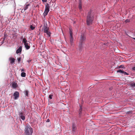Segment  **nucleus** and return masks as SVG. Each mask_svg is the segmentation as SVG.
Returning a JSON list of instances; mask_svg holds the SVG:
<instances>
[{"label":"nucleus","mask_w":135,"mask_h":135,"mask_svg":"<svg viewBox=\"0 0 135 135\" xmlns=\"http://www.w3.org/2000/svg\"><path fill=\"white\" fill-rule=\"evenodd\" d=\"M94 17L91 14V12L90 11L88 13L87 18V24L89 25L92 24L93 20Z\"/></svg>","instance_id":"nucleus-1"},{"label":"nucleus","mask_w":135,"mask_h":135,"mask_svg":"<svg viewBox=\"0 0 135 135\" xmlns=\"http://www.w3.org/2000/svg\"><path fill=\"white\" fill-rule=\"evenodd\" d=\"M24 131L25 135H32V134L33 132V129L29 125H27L25 126Z\"/></svg>","instance_id":"nucleus-2"},{"label":"nucleus","mask_w":135,"mask_h":135,"mask_svg":"<svg viewBox=\"0 0 135 135\" xmlns=\"http://www.w3.org/2000/svg\"><path fill=\"white\" fill-rule=\"evenodd\" d=\"M42 31L45 33H46L48 35V37H49L50 36V33L49 31V28L47 26H44L42 28Z\"/></svg>","instance_id":"nucleus-3"},{"label":"nucleus","mask_w":135,"mask_h":135,"mask_svg":"<svg viewBox=\"0 0 135 135\" xmlns=\"http://www.w3.org/2000/svg\"><path fill=\"white\" fill-rule=\"evenodd\" d=\"M70 30V44L71 45H72L73 43V33L72 32V31L71 28H69Z\"/></svg>","instance_id":"nucleus-4"},{"label":"nucleus","mask_w":135,"mask_h":135,"mask_svg":"<svg viewBox=\"0 0 135 135\" xmlns=\"http://www.w3.org/2000/svg\"><path fill=\"white\" fill-rule=\"evenodd\" d=\"M86 37L84 34H82L80 38V43L84 44L85 41Z\"/></svg>","instance_id":"nucleus-5"},{"label":"nucleus","mask_w":135,"mask_h":135,"mask_svg":"<svg viewBox=\"0 0 135 135\" xmlns=\"http://www.w3.org/2000/svg\"><path fill=\"white\" fill-rule=\"evenodd\" d=\"M13 96L14 97V99H16L19 97V93L18 91H16L13 94Z\"/></svg>","instance_id":"nucleus-6"},{"label":"nucleus","mask_w":135,"mask_h":135,"mask_svg":"<svg viewBox=\"0 0 135 135\" xmlns=\"http://www.w3.org/2000/svg\"><path fill=\"white\" fill-rule=\"evenodd\" d=\"M12 88L13 89H16L18 86V85L16 83L13 82L12 84Z\"/></svg>","instance_id":"nucleus-7"},{"label":"nucleus","mask_w":135,"mask_h":135,"mask_svg":"<svg viewBox=\"0 0 135 135\" xmlns=\"http://www.w3.org/2000/svg\"><path fill=\"white\" fill-rule=\"evenodd\" d=\"M76 130V125L74 123L72 124V131L73 132H75Z\"/></svg>","instance_id":"nucleus-8"},{"label":"nucleus","mask_w":135,"mask_h":135,"mask_svg":"<svg viewBox=\"0 0 135 135\" xmlns=\"http://www.w3.org/2000/svg\"><path fill=\"white\" fill-rule=\"evenodd\" d=\"M30 6V4H25L23 8L25 9V10H26L28 8V7Z\"/></svg>","instance_id":"nucleus-9"},{"label":"nucleus","mask_w":135,"mask_h":135,"mask_svg":"<svg viewBox=\"0 0 135 135\" xmlns=\"http://www.w3.org/2000/svg\"><path fill=\"white\" fill-rule=\"evenodd\" d=\"M83 43H80L79 44V49L80 51H82L83 48Z\"/></svg>","instance_id":"nucleus-10"},{"label":"nucleus","mask_w":135,"mask_h":135,"mask_svg":"<svg viewBox=\"0 0 135 135\" xmlns=\"http://www.w3.org/2000/svg\"><path fill=\"white\" fill-rule=\"evenodd\" d=\"M22 50V47L20 46L19 47V48L16 51V53L17 54H18L19 53L21 52Z\"/></svg>","instance_id":"nucleus-11"},{"label":"nucleus","mask_w":135,"mask_h":135,"mask_svg":"<svg viewBox=\"0 0 135 135\" xmlns=\"http://www.w3.org/2000/svg\"><path fill=\"white\" fill-rule=\"evenodd\" d=\"M82 7L81 0H79V8L80 10H81Z\"/></svg>","instance_id":"nucleus-12"},{"label":"nucleus","mask_w":135,"mask_h":135,"mask_svg":"<svg viewBox=\"0 0 135 135\" xmlns=\"http://www.w3.org/2000/svg\"><path fill=\"white\" fill-rule=\"evenodd\" d=\"M9 60L10 61V63L12 64L15 62V59L13 58L10 57Z\"/></svg>","instance_id":"nucleus-13"},{"label":"nucleus","mask_w":135,"mask_h":135,"mask_svg":"<svg viewBox=\"0 0 135 135\" xmlns=\"http://www.w3.org/2000/svg\"><path fill=\"white\" fill-rule=\"evenodd\" d=\"M50 6L49 4L48 3H47L46 5L45 6V10L49 11Z\"/></svg>","instance_id":"nucleus-14"},{"label":"nucleus","mask_w":135,"mask_h":135,"mask_svg":"<svg viewBox=\"0 0 135 135\" xmlns=\"http://www.w3.org/2000/svg\"><path fill=\"white\" fill-rule=\"evenodd\" d=\"M49 11L45 10V11L43 14L44 16H46L47 15Z\"/></svg>","instance_id":"nucleus-15"},{"label":"nucleus","mask_w":135,"mask_h":135,"mask_svg":"<svg viewBox=\"0 0 135 135\" xmlns=\"http://www.w3.org/2000/svg\"><path fill=\"white\" fill-rule=\"evenodd\" d=\"M27 41L25 38H24L22 40V43H23L24 44H25L27 42Z\"/></svg>","instance_id":"nucleus-16"},{"label":"nucleus","mask_w":135,"mask_h":135,"mask_svg":"<svg viewBox=\"0 0 135 135\" xmlns=\"http://www.w3.org/2000/svg\"><path fill=\"white\" fill-rule=\"evenodd\" d=\"M20 118L23 120H25V117L23 115H20Z\"/></svg>","instance_id":"nucleus-17"},{"label":"nucleus","mask_w":135,"mask_h":135,"mask_svg":"<svg viewBox=\"0 0 135 135\" xmlns=\"http://www.w3.org/2000/svg\"><path fill=\"white\" fill-rule=\"evenodd\" d=\"M24 93L28 97V91L27 90H25L24 91Z\"/></svg>","instance_id":"nucleus-18"},{"label":"nucleus","mask_w":135,"mask_h":135,"mask_svg":"<svg viewBox=\"0 0 135 135\" xmlns=\"http://www.w3.org/2000/svg\"><path fill=\"white\" fill-rule=\"evenodd\" d=\"M130 86L132 87H135V83H132L130 84Z\"/></svg>","instance_id":"nucleus-19"},{"label":"nucleus","mask_w":135,"mask_h":135,"mask_svg":"<svg viewBox=\"0 0 135 135\" xmlns=\"http://www.w3.org/2000/svg\"><path fill=\"white\" fill-rule=\"evenodd\" d=\"M21 76L22 77H25L26 76V74L24 72H22L21 74Z\"/></svg>","instance_id":"nucleus-20"},{"label":"nucleus","mask_w":135,"mask_h":135,"mask_svg":"<svg viewBox=\"0 0 135 135\" xmlns=\"http://www.w3.org/2000/svg\"><path fill=\"white\" fill-rule=\"evenodd\" d=\"M117 72L123 73H124V71L123 70L119 69V70H118L117 71Z\"/></svg>","instance_id":"nucleus-21"},{"label":"nucleus","mask_w":135,"mask_h":135,"mask_svg":"<svg viewBox=\"0 0 135 135\" xmlns=\"http://www.w3.org/2000/svg\"><path fill=\"white\" fill-rule=\"evenodd\" d=\"M25 48L27 49H29L30 48V46H29V45H25Z\"/></svg>","instance_id":"nucleus-22"},{"label":"nucleus","mask_w":135,"mask_h":135,"mask_svg":"<svg viewBox=\"0 0 135 135\" xmlns=\"http://www.w3.org/2000/svg\"><path fill=\"white\" fill-rule=\"evenodd\" d=\"M30 28L32 30H33L35 28V27H34V26H33L32 25H31L30 26Z\"/></svg>","instance_id":"nucleus-23"},{"label":"nucleus","mask_w":135,"mask_h":135,"mask_svg":"<svg viewBox=\"0 0 135 135\" xmlns=\"http://www.w3.org/2000/svg\"><path fill=\"white\" fill-rule=\"evenodd\" d=\"M21 58L20 57L18 58L17 59V60H18V62L19 63L21 61Z\"/></svg>","instance_id":"nucleus-24"},{"label":"nucleus","mask_w":135,"mask_h":135,"mask_svg":"<svg viewBox=\"0 0 135 135\" xmlns=\"http://www.w3.org/2000/svg\"><path fill=\"white\" fill-rule=\"evenodd\" d=\"M23 115V113L22 112H19V116H20V115Z\"/></svg>","instance_id":"nucleus-25"},{"label":"nucleus","mask_w":135,"mask_h":135,"mask_svg":"<svg viewBox=\"0 0 135 135\" xmlns=\"http://www.w3.org/2000/svg\"><path fill=\"white\" fill-rule=\"evenodd\" d=\"M130 21V20L128 19H126L125 21V22L126 23H127L128 22H129Z\"/></svg>","instance_id":"nucleus-26"},{"label":"nucleus","mask_w":135,"mask_h":135,"mask_svg":"<svg viewBox=\"0 0 135 135\" xmlns=\"http://www.w3.org/2000/svg\"><path fill=\"white\" fill-rule=\"evenodd\" d=\"M53 95V94H50V95H49V98L50 99H52V97Z\"/></svg>","instance_id":"nucleus-27"},{"label":"nucleus","mask_w":135,"mask_h":135,"mask_svg":"<svg viewBox=\"0 0 135 135\" xmlns=\"http://www.w3.org/2000/svg\"><path fill=\"white\" fill-rule=\"evenodd\" d=\"M81 111H80L79 110V116L80 117L81 116V113H82Z\"/></svg>","instance_id":"nucleus-28"},{"label":"nucleus","mask_w":135,"mask_h":135,"mask_svg":"<svg viewBox=\"0 0 135 135\" xmlns=\"http://www.w3.org/2000/svg\"><path fill=\"white\" fill-rule=\"evenodd\" d=\"M80 109H79V110L80 111H82V107L81 106H80Z\"/></svg>","instance_id":"nucleus-29"},{"label":"nucleus","mask_w":135,"mask_h":135,"mask_svg":"<svg viewBox=\"0 0 135 135\" xmlns=\"http://www.w3.org/2000/svg\"><path fill=\"white\" fill-rule=\"evenodd\" d=\"M25 11V10L23 8V9H22L21 10V12L22 13H23Z\"/></svg>","instance_id":"nucleus-30"},{"label":"nucleus","mask_w":135,"mask_h":135,"mask_svg":"<svg viewBox=\"0 0 135 135\" xmlns=\"http://www.w3.org/2000/svg\"><path fill=\"white\" fill-rule=\"evenodd\" d=\"M123 73L124 74V75H128V73H126V72H124V73Z\"/></svg>","instance_id":"nucleus-31"},{"label":"nucleus","mask_w":135,"mask_h":135,"mask_svg":"<svg viewBox=\"0 0 135 135\" xmlns=\"http://www.w3.org/2000/svg\"><path fill=\"white\" fill-rule=\"evenodd\" d=\"M42 2H46L47 1V0H42Z\"/></svg>","instance_id":"nucleus-32"},{"label":"nucleus","mask_w":135,"mask_h":135,"mask_svg":"<svg viewBox=\"0 0 135 135\" xmlns=\"http://www.w3.org/2000/svg\"><path fill=\"white\" fill-rule=\"evenodd\" d=\"M132 70L135 71V67H134L132 68Z\"/></svg>","instance_id":"nucleus-33"},{"label":"nucleus","mask_w":135,"mask_h":135,"mask_svg":"<svg viewBox=\"0 0 135 135\" xmlns=\"http://www.w3.org/2000/svg\"><path fill=\"white\" fill-rule=\"evenodd\" d=\"M50 121V120L49 119H48L46 121V122H49Z\"/></svg>","instance_id":"nucleus-34"},{"label":"nucleus","mask_w":135,"mask_h":135,"mask_svg":"<svg viewBox=\"0 0 135 135\" xmlns=\"http://www.w3.org/2000/svg\"><path fill=\"white\" fill-rule=\"evenodd\" d=\"M5 34H4V38H3V40H5L6 38V37H5Z\"/></svg>","instance_id":"nucleus-35"},{"label":"nucleus","mask_w":135,"mask_h":135,"mask_svg":"<svg viewBox=\"0 0 135 135\" xmlns=\"http://www.w3.org/2000/svg\"><path fill=\"white\" fill-rule=\"evenodd\" d=\"M25 71V70L23 69H22L21 70V71Z\"/></svg>","instance_id":"nucleus-36"},{"label":"nucleus","mask_w":135,"mask_h":135,"mask_svg":"<svg viewBox=\"0 0 135 135\" xmlns=\"http://www.w3.org/2000/svg\"><path fill=\"white\" fill-rule=\"evenodd\" d=\"M24 45H25H25H28V44L27 43H26V45L25 44H24Z\"/></svg>","instance_id":"nucleus-37"},{"label":"nucleus","mask_w":135,"mask_h":135,"mask_svg":"<svg viewBox=\"0 0 135 135\" xmlns=\"http://www.w3.org/2000/svg\"><path fill=\"white\" fill-rule=\"evenodd\" d=\"M4 34H5V37H6L7 36V34L6 33H4Z\"/></svg>","instance_id":"nucleus-38"},{"label":"nucleus","mask_w":135,"mask_h":135,"mask_svg":"<svg viewBox=\"0 0 135 135\" xmlns=\"http://www.w3.org/2000/svg\"><path fill=\"white\" fill-rule=\"evenodd\" d=\"M134 40H135V38H133Z\"/></svg>","instance_id":"nucleus-39"},{"label":"nucleus","mask_w":135,"mask_h":135,"mask_svg":"<svg viewBox=\"0 0 135 135\" xmlns=\"http://www.w3.org/2000/svg\"><path fill=\"white\" fill-rule=\"evenodd\" d=\"M110 90H111V88H110Z\"/></svg>","instance_id":"nucleus-40"},{"label":"nucleus","mask_w":135,"mask_h":135,"mask_svg":"<svg viewBox=\"0 0 135 135\" xmlns=\"http://www.w3.org/2000/svg\"><path fill=\"white\" fill-rule=\"evenodd\" d=\"M110 90H111V88H110Z\"/></svg>","instance_id":"nucleus-41"}]
</instances>
